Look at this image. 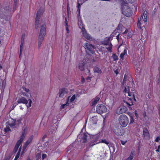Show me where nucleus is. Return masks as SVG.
Segmentation results:
<instances>
[{"label":"nucleus","instance_id":"f257e3e1","mask_svg":"<svg viewBox=\"0 0 160 160\" xmlns=\"http://www.w3.org/2000/svg\"><path fill=\"white\" fill-rule=\"evenodd\" d=\"M46 32V25L45 23L43 22H41V28L40 32L39 33L38 47L39 48L40 47L42 41H43Z\"/></svg>","mask_w":160,"mask_h":160},{"label":"nucleus","instance_id":"f03ea898","mask_svg":"<svg viewBox=\"0 0 160 160\" xmlns=\"http://www.w3.org/2000/svg\"><path fill=\"white\" fill-rule=\"evenodd\" d=\"M11 8L9 6H6L0 12V18L1 19H4L6 21H8L9 19V14L10 12Z\"/></svg>","mask_w":160,"mask_h":160},{"label":"nucleus","instance_id":"7ed1b4c3","mask_svg":"<svg viewBox=\"0 0 160 160\" xmlns=\"http://www.w3.org/2000/svg\"><path fill=\"white\" fill-rule=\"evenodd\" d=\"M118 120L120 125L123 128L126 127L129 123L128 117L124 114L121 115L119 116Z\"/></svg>","mask_w":160,"mask_h":160},{"label":"nucleus","instance_id":"20e7f679","mask_svg":"<svg viewBox=\"0 0 160 160\" xmlns=\"http://www.w3.org/2000/svg\"><path fill=\"white\" fill-rule=\"evenodd\" d=\"M85 47L86 52L88 54H92L94 53L93 50L95 48V47L92 44L88 43H85L84 44Z\"/></svg>","mask_w":160,"mask_h":160},{"label":"nucleus","instance_id":"39448f33","mask_svg":"<svg viewBox=\"0 0 160 160\" xmlns=\"http://www.w3.org/2000/svg\"><path fill=\"white\" fill-rule=\"evenodd\" d=\"M96 110L97 112L98 113L102 114L103 113L106 112L107 109L105 105L102 104H98L97 106Z\"/></svg>","mask_w":160,"mask_h":160},{"label":"nucleus","instance_id":"423d86ee","mask_svg":"<svg viewBox=\"0 0 160 160\" xmlns=\"http://www.w3.org/2000/svg\"><path fill=\"white\" fill-rule=\"evenodd\" d=\"M122 13L127 17H129L132 15V12L129 6H126L125 9L124 6H122Z\"/></svg>","mask_w":160,"mask_h":160},{"label":"nucleus","instance_id":"0eeeda50","mask_svg":"<svg viewBox=\"0 0 160 160\" xmlns=\"http://www.w3.org/2000/svg\"><path fill=\"white\" fill-rule=\"evenodd\" d=\"M100 138V134L96 135L94 139L89 144V146L90 147H92L94 145L100 143V140L99 139Z\"/></svg>","mask_w":160,"mask_h":160},{"label":"nucleus","instance_id":"6e6552de","mask_svg":"<svg viewBox=\"0 0 160 160\" xmlns=\"http://www.w3.org/2000/svg\"><path fill=\"white\" fill-rule=\"evenodd\" d=\"M127 110V108L124 106H123L117 109L116 113L118 114H120L125 112Z\"/></svg>","mask_w":160,"mask_h":160},{"label":"nucleus","instance_id":"1a4fd4ad","mask_svg":"<svg viewBox=\"0 0 160 160\" xmlns=\"http://www.w3.org/2000/svg\"><path fill=\"white\" fill-rule=\"evenodd\" d=\"M44 11V7H41L37 11L35 19L39 20L41 16L42 15Z\"/></svg>","mask_w":160,"mask_h":160},{"label":"nucleus","instance_id":"9d476101","mask_svg":"<svg viewBox=\"0 0 160 160\" xmlns=\"http://www.w3.org/2000/svg\"><path fill=\"white\" fill-rule=\"evenodd\" d=\"M68 92V89L66 88H62L59 89L58 93L59 97H62L64 94L67 93Z\"/></svg>","mask_w":160,"mask_h":160},{"label":"nucleus","instance_id":"9b49d317","mask_svg":"<svg viewBox=\"0 0 160 160\" xmlns=\"http://www.w3.org/2000/svg\"><path fill=\"white\" fill-rule=\"evenodd\" d=\"M114 132L118 136H121L123 135L124 133V131L119 128H117V129H114Z\"/></svg>","mask_w":160,"mask_h":160},{"label":"nucleus","instance_id":"f8f14e48","mask_svg":"<svg viewBox=\"0 0 160 160\" xmlns=\"http://www.w3.org/2000/svg\"><path fill=\"white\" fill-rule=\"evenodd\" d=\"M6 123L11 128H13L16 124V120L11 119L8 120Z\"/></svg>","mask_w":160,"mask_h":160},{"label":"nucleus","instance_id":"ddd939ff","mask_svg":"<svg viewBox=\"0 0 160 160\" xmlns=\"http://www.w3.org/2000/svg\"><path fill=\"white\" fill-rule=\"evenodd\" d=\"M25 132H26V129H24L23 130L22 132V135L20 137V139H19V140H18V141L17 142L20 143L21 144H22L23 139L25 138V135L26 134Z\"/></svg>","mask_w":160,"mask_h":160},{"label":"nucleus","instance_id":"4468645a","mask_svg":"<svg viewBox=\"0 0 160 160\" xmlns=\"http://www.w3.org/2000/svg\"><path fill=\"white\" fill-rule=\"evenodd\" d=\"M29 102L28 103V101H18V103H22L25 104L27 108L30 107L31 106L32 101H29Z\"/></svg>","mask_w":160,"mask_h":160},{"label":"nucleus","instance_id":"2eb2a0df","mask_svg":"<svg viewBox=\"0 0 160 160\" xmlns=\"http://www.w3.org/2000/svg\"><path fill=\"white\" fill-rule=\"evenodd\" d=\"M85 63L84 62L81 61L80 62L79 64V68L82 71H83L85 70Z\"/></svg>","mask_w":160,"mask_h":160},{"label":"nucleus","instance_id":"dca6fc26","mask_svg":"<svg viewBox=\"0 0 160 160\" xmlns=\"http://www.w3.org/2000/svg\"><path fill=\"white\" fill-rule=\"evenodd\" d=\"M135 156V151L132 150L131 151L130 155L125 160H132Z\"/></svg>","mask_w":160,"mask_h":160},{"label":"nucleus","instance_id":"f3484780","mask_svg":"<svg viewBox=\"0 0 160 160\" xmlns=\"http://www.w3.org/2000/svg\"><path fill=\"white\" fill-rule=\"evenodd\" d=\"M88 136L86 133H84L82 137H81L82 140V142L83 143H85L87 141V138Z\"/></svg>","mask_w":160,"mask_h":160},{"label":"nucleus","instance_id":"a211bd4d","mask_svg":"<svg viewBox=\"0 0 160 160\" xmlns=\"http://www.w3.org/2000/svg\"><path fill=\"white\" fill-rule=\"evenodd\" d=\"M110 38H111L110 37L108 38H106L102 42V43L103 44L106 45H108L110 43L109 41H110Z\"/></svg>","mask_w":160,"mask_h":160},{"label":"nucleus","instance_id":"6ab92c4d","mask_svg":"<svg viewBox=\"0 0 160 160\" xmlns=\"http://www.w3.org/2000/svg\"><path fill=\"white\" fill-rule=\"evenodd\" d=\"M143 135L144 136H149V133L148 129L146 128H144L143 130Z\"/></svg>","mask_w":160,"mask_h":160},{"label":"nucleus","instance_id":"aec40b11","mask_svg":"<svg viewBox=\"0 0 160 160\" xmlns=\"http://www.w3.org/2000/svg\"><path fill=\"white\" fill-rule=\"evenodd\" d=\"M21 144L20 143L17 142L13 150V152L14 153H16L17 152L19 146Z\"/></svg>","mask_w":160,"mask_h":160},{"label":"nucleus","instance_id":"412c9836","mask_svg":"<svg viewBox=\"0 0 160 160\" xmlns=\"http://www.w3.org/2000/svg\"><path fill=\"white\" fill-rule=\"evenodd\" d=\"M125 103L126 106L130 108V106L133 105V102H132V101H129L130 102H127L126 101H123Z\"/></svg>","mask_w":160,"mask_h":160},{"label":"nucleus","instance_id":"4be33fe9","mask_svg":"<svg viewBox=\"0 0 160 160\" xmlns=\"http://www.w3.org/2000/svg\"><path fill=\"white\" fill-rule=\"evenodd\" d=\"M129 116L130 117V124L133 123L134 121V120L133 118V117H134V115L132 113H130L129 114Z\"/></svg>","mask_w":160,"mask_h":160},{"label":"nucleus","instance_id":"5701e85b","mask_svg":"<svg viewBox=\"0 0 160 160\" xmlns=\"http://www.w3.org/2000/svg\"><path fill=\"white\" fill-rule=\"evenodd\" d=\"M24 42H23V41H21V43L20 48L19 57L22 54V48H23V45Z\"/></svg>","mask_w":160,"mask_h":160},{"label":"nucleus","instance_id":"b1692460","mask_svg":"<svg viewBox=\"0 0 160 160\" xmlns=\"http://www.w3.org/2000/svg\"><path fill=\"white\" fill-rule=\"evenodd\" d=\"M9 126L7 125L6 128L4 129V132L6 133L8 132H11V129L10 128Z\"/></svg>","mask_w":160,"mask_h":160},{"label":"nucleus","instance_id":"393cba45","mask_svg":"<svg viewBox=\"0 0 160 160\" xmlns=\"http://www.w3.org/2000/svg\"><path fill=\"white\" fill-rule=\"evenodd\" d=\"M82 34L84 37L86 38L87 39L89 40L90 38H91L90 36L86 32H83V33Z\"/></svg>","mask_w":160,"mask_h":160},{"label":"nucleus","instance_id":"a878e982","mask_svg":"<svg viewBox=\"0 0 160 160\" xmlns=\"http://www.w3.org/2000/svg\"><path fill=\"white\" fill-rule=\"evenodd\" d=\"M39 20L35 19V28L36 29H38L39 27Z\"/></svg>","mask_w":160,"mask_h":160},{"label":"nucleus","instance_id":"bb28decb","mask_svg":"<svg viewBox=\"0 0 160 160\" xmlns=\"http://www.w3.org/2000/svg\"><path fill=\"white\" fill-rule=\"evenodd\" d=\"M94 72L97 73H101L102 71L101 69L98 67L95 68H94Z\"/></svg>","mask_w":160,"mask_h":160},{"label":"nucleus","instance_id":"cd10ccee","mask_svg":"<svg viewBox=\"0 0 160 160\" xmlns=\"http://www.w3.org/2000/svg\"><path fill=\"white\" fill-rule=\"evenodd\" d=\"M109 101V103H108L107 102V104H108V106L110 108H112L113 105L114 101Z\"/></svg>","mask_w":160,"mask_h":160},{"label":"nucleus","instance_id":"c85d7f7f","mask_svg":"<svg viewBox=\"0 0 160 160\" xmlns=\"http://www.w3.org/2000/svg\"><path fill=\"white\" fill-rule=\"evenodd\" d=\"M108 45H109V47L107 48L109 52H112V45L111 42H110Z\"/></svg>","mask_w":160,"mask_h":160},{"label":"nucleus","instance_id":"c756f323","mask_svg":"<svg viewBox=\"0 0 160 160\" xmlns=\"http://www.w3.org/2000/svg\"><path fill=\"white\" fill-rule=\"evenodd\" d=\"M21 146L19 149V150L18 151V152H17L16 156H15V157L16 158H18L19 157V156H20V152H21Z\"/></svg>","mask_w":160,"mask_h":160},{"label":"nucleus","instance_id":"7c9ffc66","mask_svg":"<svg viewBox=\"0 0 160 160\" xmlns=\"http://www.w3.org/2000/svg\"><path fill=\"white\" fill-rule=\"evenodd\" d=\"M100 143H103L107 145H108L109 144V142L105 139L100 140Z\"/></svg>","mask_w":160,"mask_h":160},{"label":"nucleus","instance_id":"2f4dec72","mask_svg":"<svg viewBox=\"0 0 160 160\" xmlns=\"http://www.w3.org/2000/svg\"><path fill=\"white\" fill-rule=\"evenodd\" d=\"M126 52V50L125 49L124 50L123 52L121 54L120 56V58L122 59H123L124 56V55L125 54Z\"/></svg>","mask_w":160,"mask_h":160},{"label":"nucleus","instance_id":"473e14b6","mask_svg":"<svg viewBox=\"0 0 160 160\" xmlns=\"http://www.w3.org/2000/svg\"><path fill=\"white\" fill-rule=\"evenodd\" d=\"M112 57L114 61L118 60V57L116 54H113L112 56Z\"/></svg>","mask_w":160,"mask_h":160},{"label":"nucleus","instance_id":"72a5a7b5","mask_svg":"<svg viewBox=\"0 0 160 160\" xmlns=\"http://www.w3.org/2000/svg\"><path fill=\"white\" fill-rule=\"evenodd\" d=\"M33 138V136L32 135H31L30 137L28 138V140H27V141L29 142V143H30Z\"/></svg>","mask_w":160,"mask_h":160},{"label":"nucleus","instance_id":"f704fd0d","mask_svg":"<svg viewBox=\"0 0 160 160\" xmlns=\"http://www.w3.org/2000/svg\"><path fill=\"white\" fill-rule=\"evenodd\" d=\"M142 18L144 21L146 22L147 21V15H143L142 16Z\"/></svg>","mask_w":160,"mask_h":160},{"label":"nucleus","instance_id":"c9c22d12","mask_svg":"<svg viewBox=\"0 0 160 160\" xmlns=\"http://www.w3.org/2000/svg\"><path fill=\"white\" fill-rule=\"evenodd\" d=\"M74 101H67L66 104H63V105H62L61 106V108H64V106L65 105H66L68 104V102H72Z\"/></svg>","mask_w":160,"mask_h":160},{"label":"nucleus","instance_id":"e433bc0d","mask_svg":"<svg viewBox=\"0 0 160 160\" xmlns=\"http://www.w3.org/2000/svg\"><path fill=\"white\" fill-rule=\"evenodd\" d=\"M99 101H93V102L91 104V105L92 106H94L97 103V102Z\"/></svg>","mask_w":160,"mask_h":160},{"label":"nucleus","instance_id":"4c0bfd02","mask_svg":"<svg viewBox=\"0 0 160 160\" xmlns=\"http://www.w3.org/2000/svg\"><path fill=\"white\" fill-rule=\"evenodd\" d=\"M122 27V24H119L118 27L116 28V29H117V30H120Z\"/></svg>","mask_w":160,"mask_h":160},{"label":"nucleus","instance_id":"58836bf2","mask_svg":"<svg viewBox=\"0 0 160 160\" xmlns=\"http://www.w3.org/2000/svg\"><path fill=\"white\" fill-rule=\"evenodd\" d=\"M137 27L139 28H141V24L139 20L137 23Z\"/></svg>","mask_w":160,"mask_h":160},{"label":"nucleus","instance_id":"ea45409f","mask_svg":"<svg viewBox=\"0 0 160 160\" xmlns=\"http://www.w3.org/2000/svg\"><path fill=\"white\" fill-rule=\"evenodd\" d=\"M17 103H14L12 106V109H14V108H15V107L18 104H19V103H18V101H17Z\"/></svg>","mask_w":160,"mask_h":160},{"label":"nucleus","instance_id":"a19ab883","mask_svg":"<svg viewBox=\"0 0 160 160\" xmlns=\"http://www.w3.org/2000/svg\"><path fill=\"white\" fill-rule=\"evenodd\" d=\"M127 77V75H126V74H125L124 75V78H123V82H122V85H123L124 83L126 82V78Z\"/></svg>","mask_w":160,"mask_h":160},{"label":"nucleus","instance_id":"79ce46f5","mask_svg":"<svg viewBox=\"0 0 160 160\" xmlns=\"http://www.w3.org/2000/svg\"><path fill=\"white\" fill-rule=\"evenodd\" d=\"M129 87L128 86L127 88H126V87H125V89L124 90V92H127L128 91H129Z\"/></svg>","mask_w":160,"mask_h":160},{"label":"nucleus","instance_id":"37998d69","mask_svg":"<svg viewBox=\"0 0 160 160\" xmlns=\"http://www.w3.org/2000/svg\"><path fill=\"white\" fill-rule=\"evenodd\" d=\"M101 98V95H98L95 98L94 100H99Z\"/></svg>","mask_w":160,"mask_h":160},{"label":"nucleus","instance_id":"c03bdc74","mask_svg":"<svg viewBox=\"0 0 160 160\" xmlns=\"http://www.w3.org/2000/svg\"><path fill=\"white\" fill-rule=\"evenodd\" d=\"M160 140V136H158L155 139V141L157 142H158Z\"/></svg>","mask_w":160,"mask_h":160},{"label":"nucleus","instance_id":"a18cd8bd","mask_svg":"<svg viewBox=\"0 0 160 160\" xmlns=\"http://www.w3.org/2000/svg\"><path fill=\"white\" fill-rule=\"evenodd\" d=\"M25 34H23L22 35V37H21V41H23V42H24V39L25 38Z\"/></svg>","mask_w":160,"mask_h":160},{"label":"nucleus","instance_id":"49530a36","mask_svg":"<svg viewBox=\"0 0 160 160\" xmlns=\"http://www.w3.org/2000/svg\"><path fill=\"white\" fill-rule=\"evenodd\" d=\"M10 156H5L3 160H10Z\"/></svg>","mask_w":160,"mask_h":160},{"label":"nucleus","instance_id":"de8ad7c7","mask_svg":"<svg viewBox=\"0 0 160 160\" xmlns=\"http://www.w3.org/2000/svg\"><path fill=\"white\" fill-rule=\"evenodd\" d=\"M76 98L75 95H73L70 99L71 100H74Z\"/></svg>","mask_w":160,"mask_h":160},{"label":"nucleus","instance_id":"09e8293b","mask_svg":"<svg viewBox=\"0 0 160 160\" xmlns=\"http://www.w3.org/2000/svg\"><path fill=\"white\" fill-rule=\"evenodd\" d=\"M47 155L45 154H43L42 155V159H44L47 158Z\"/></svg>","mask_w":160,"mask_h":160},{"label":"nucleus","instance_id":"8fccbe9b","mask_svg":"<svg viewBox=\"0 0 160 160\" xmlns=\"http://www.w3.org/2000/svg\"><path fill=\"white\" fill-rule=\"evenodd\" d=\"M65 25L66 26H68V21H67L66 17H65Z\"/></svg>","mask_w":160,"mask_h":160},{"label":"nucleus","instance_id":"3c124183","mask_svg":"<svg viewBox=\"0 0 160 160\" xmlns=\"http://www.w3.org/2000/svg\"><path fill=\"white\" fill-rule=\"evenodd\" d=\"M23 94L26 96V97H27L28 98H30L31 97V95L29 94H26L25 93H23Z\"/></svg>","mask_w":160,"mask_h":160},{"label":"nucleus","instance_id":"603ef678","mask_svg":"<svg viewBox=\"0 0 160 160\" xmlns=\"http://www.w3.org/2000/svg\"><path fill=\"white\" fill-rule=\"evenodd\" d=\"M82 33H83V32H86V31L85 30V28L83 27H82Z\"/></svg>","mask_w":160,"mask_h":160},{"label":"nucleus","instance_id":"864d4df0","mask_svg":"<svg viewBox=\"0 0 160 160\" xmlns=\"http://www.w3.org/2000/svg\"><path fill=\"white\" fill-rule=\"evenodd\" d=\"M158 114L160 117V105H158Z\"/></svg>","mask_w":160,"mask_h":160},{"label":"nucleus","instance_id":"5fc2aeb1","mask_svg":"<svg viewBox=\"0 0 160 160\" xmlns=\"http://www.w3.org/2000/svg\"><path fill=\"white\" fill-rule=\"evenodd\" d=\"M127 3H128L127 2L124 1L122 2V6H124L125 7L126 6H124V5H125V4H126Z\"/></svg>","mask_w":160,"mask_h":160},{"label":"nucleus","instance_id":"6e6d98bb","mask_svg":"<svg viewBox=\"0 0 160 160\" xmlns=\"http://www.w3.org/2000/svg\"><path fill=\"white\" fill-rule=\"evenodd\" d=\"M160 145H159L158 148V149L156 150V151L157 152H160Z\"/></svg>","mask_w":160,"mask_h":160},{"label":"nucleus","instance_id":"4d7b16f0","mask_svg":"<svg viewBox=\"0 0 160 160\" xmlns=\"http://www.w3.org/2000/svg\"><path fill=\"white\" fill-rule=\"evenodd\" d=\"M127 142V141H123L121 140V143L122 145H124L125 144V143H126Z\"/></svg>","mask_w":160,"mask_h":160},{"label":"nucleus","instance_id":"13d9d810","mask_svg":"<svg viewBox=\"0 0 160 160\" xmlns=\"http://www.w3.org/2000/svg\"><path fill=\"white\" fill-rule=\"evenodd\" d=\"M135 115L136 117H137V118H138V114L137 113L136 110L135 111Z\"/></svg>","mask_w":160,"mask_h":160},{"label":"nucleus","instance_id":"bf43d9fd","mask_svg":"<svg viewBox=\"0 0 160 160\" xmlns=\"http://www.w3.org/2000/svg\"><path fill=\"white\" fill-rule=\"evenodd\" d=\"M132 36V33L131 32H129L128 34V37L130 38Z\"/></svg>","mask_w":160,"mask_h":160},{"label":"nucleus","instance_id":"052dcab7","mask_svg":"<svg viewBox=\"0 0 160 160\" xmlns=\"http://www.w3.org/2000/svg\"><path fill=\"white\" fill-rule=\"evenodd\" d=\"M23 89L26 92H28L29 90L28 89V88H23Z\"/></svg>","mask_w":160,"mask_h":160},{"label":"nucleus","instance_id":"680f3d73","mask_svg":"<svg viewBox=\"0 0 160 160\" xmlns=\"http://www.w3.org/2000/svg\"><path fill=\"white\" fill-rule=\"evenodd\" d=\"M69 8V6L68 4H67V12H68V10Z\"/></svg>","mask_w":160,"mask_h":160},{"label":"nucleus","instance_id":"e2e57ef3","mask_svg":"<svg viewBox=\"0 0 160 160\" xmlns=\"http://www.w3.org/2000/svg\"><path fill=\"white\" fill-rule=\"evenodd\" d=\"M92 118L94 119L95 120V121L96 122L97 119V117L95 116L92 117Z\"/></svg>","mask_w":160,"mask_h":160},{"label":"nucleus","instance_id":"0e129e2a","mask_svg":"<svg viewBox=\"0 0 160 160\" xmlns=\"http://www.w3.org/2000/svg\"><path fill=\"white\" fill-rule=\"evenodd\" d=\"M27 147H26V146H25L23 145V151H22V152H23L24 150L26 149Z\"/></svg>","mask_w":160,"mask_h":160},{"label":"nucleus","instance_id":"69168bd1","mask_svg":"<svg viewBox=\"0 0 160 160\" xmlns=\"http://www.w3.org/2000/svg\"><path fill=\"white\" fill-rule=\"evenodd\" d=\"M68 26H66V30L67 31V32L68 33H69V30L68 29Z\"/></svg>","mask_w":160,"mask_h":160},{"label":"nucleus","instance_id":"338daca9","mask_svg":"<svg viewBox=\"0 0 160 160\" xmlns=\"http://www.w3.org/2000/svg\"><path fill=\"white\" fill-rule=\"evenodd\" d=\"M81 5H80V4L79 3H78V6H77V7H78V9H80V6Z\"/></svg>","mask_w":160,"mask_h":160},{"label":"nucleus","instance_id":"774afa93","mask_svg":"<svg viewBox=\"0 0 160 160\" xmlns=\"http://www.w3.org/2000/svg\"><path fill=\"white\" fill-rule=\"evenodd\" d=\"M128 32V30L127 29H126L125 31L122 33L123 34H126Z\"/></svg>","mask_w":160,"mask_h":160}]
</instances>
